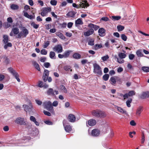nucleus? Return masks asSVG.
I'll list each match as a JSON object with an SVG mask.
<instances>
[{"label": "nucleus", "instance_id": "1", "mask_svg": "<svg viewBox=\"0 0 149 149\" xmlns=\"http://www.w3.org/2000/svg\"><path fill=\"white\" fill-rule=\"evenodd\" d=\"M92 115L97 118H104L106 116L105 113L99 109H96L93 110L92 111Z\"/></svg>", "mask_w": 149, "mask_h": 149}, {"label": "nucleus", "instance_id": "2", "mask_svg": "<svg viewBox=\"0 0 149 149\" xmlns=\"http://www.w3.org/2000/svg\"><path fill=\"white\" fill-rule=\"evenodd\" d=\"M29 33V31L27 29L24 28L22 31L19 33L17 36H16L15 38H26Z\"/></svg>", "mask_w": 149, "mask_h": 149}, {"label": "nucleus", "instance_id": "3", "mask_svg": "<svg viewBox=\"0 0 149 149\" xmlns=\"http://www.w3.org/2000/svg\"><path fill=\"white\" fill-rule=\"evenodd\" d=\"M82 2H81L80 4L79 5L76 4L75 3H73L72 6L73 7L77 8H79L81 7L84 8L85 7H88L89 6L87 1H82Z\"/></svg>", "mask_w": 149, "mask_h": 149}, {"label": "nucleus", "instance_id": "4", "mask_svg": "<svg viewBox=\"0 0 149 149\" xmlns=\"http://www.w3.org/2000/svg\"><path fill=\"white\" fill-rule=\"evenodd\" d=\"M93 72L97 75L101 76L102 74V72L100 66L96 63L93 64Z\"/></svg>", "mask_w": 149, "mask_h": 149}, {"label": "nucleus", "instance_id": "5", "mask_svg": "<svg viewBox=\"0 0 149 149\" xmlns=\"http://www.w3.org/2000/svg\"><path fill=\"white\" fill-rule=\"evenodd\" d=\"M43 105L44 107L50 112H51L54 111L53 107L51 102L50 101L44 102L43 103Z\"/></svg>", "mask_w": 149, "mask_h": 149}, {"label": "nucleus", "instance_id": "6", "mask_svg": "<svg viewBox=\"0 0 149 149\" xmlns=\"http://www.w3.org/2000/svg\"><path fill=\"white\" fill-rule=\"evenodd\" d=\"M8 69L9 72L15 77L17 81L18 82H19L20 80V79L19 78V75L16 71L14 70L13 68H9Z\"/></svg>", "mask_w": 149, "mask_h": 149}, {"label": "nucleus", "instance_id": "7", "mask_svg": "<svg viewBox=\"0 0 149 149\" xmlns=\"http://www.w3.org/2000/svg\"><path fill=\"white\" fill-rule=\"evenodd\" d=\"M46 93L48 95L54 96L55 94L56 95H58V92L57 90H54L52 88H49L47 90Z\"/></svg>", "mask_w": 149, "mask_h": 149}, {"label": "nucleus", "instance_id": "8", "mask_svg": "<svg viewBox=\"0 0 149 149\" xmlns=\"http://www.w3.org/2000/svg\"><path fill=\"white\" fill-rule=\"evenodd\" d=\"M15 123L21 125H25L26 123L25 122L23 118L18 117L15 120Z\"/></svg>", "mask_w": 149, "mask_h": 149}, {"label": "nucleus", "instance_id": "9", "mask_svg": "<svg viewBox=\"0 0 149 149\" xmlns=\"http://www.w3.org/2000/svg\"><path fill=\"white\" fill-rule=\"evenodd\" d=\"M53 50L58 53H61L63 51V47L60 44L58 45L55 46L53 48Z\"/></svg>", "mask_w": 149, "mask_h": 149}, {"label": "nucleus", "instance_id": "10", "mask_svg": "<svg viewBox=\"0 0 149 149\" xmlns=\"http://www.w3.org/2000/svg\"><path fill=\"white\" fill-rule=\"evenodd\" d=\"M51 8L50 7H46L44 8L41 13V15L43 17L46 15L48 12L51 11Z\"/></svg>", "mask_w": 149, "mask_h": 149}, {"label": "nucleus", "instance_id": "11", "mask_svg": "<svg viewBox=\"0 0 149 149\" xmlns=\"http://www.w3.org/2000/svg\"><path fill=\"white\" fill-rule=\"evenodd\" d=\"M67 119L70 122L74 123L75 121L76 117L73 114L70 113L68 115Z\"/></svg>", "mask_w": 149, "mask_h": 149}, {"label": "nucleus", "instance_id": "12", "mask_svg": "<svg viewBox=\"0 0 149 149\" xmlns=\"http://www.w3.org/2000/svg\"><path fill=\"white\" fill-rule=\"evenodd\" d=\"M149 97V91L143 92L140 95L139 97L141 99H144Z\"/></svg>", "mask_w": 149, "mask_h": 149}, {"label": "nucleus", "instance_id": "13", "mask_svg": "<svg viewBox=\"0 0 149 149\" xmlns=\"http://www.w3.org/2000/svg\"><path fill=\"white\" fill-rule=\"evenodd\" d=\"M65 122L66 120H65L63 121V124L65 131L66 132H70L72 130V127L70 125H67L65 126Z\"/></svg>", "mask_w": 149, "mask_h": 149}, {"label": "nucleus", "instance_id": "14", "mask_svg": "<svg viewBox=\"0 0 149 149\" xmlns=\"http://www.w3.org/2000/svg\"><path fill=\"white\" fill-rule=\"evenodd\" d=\"M76 13V12L73 11H70L67 13L66 15L68 17L74 18Z\"/></svg>", "mask_w": 149, "mask_h": 149}, {"label": "nucleus", "instance_id": "15", "mask_svg": "<svg viewBox=\"0 0 149 149\" xmlns=\"http://www.w3.org/2000/svg\"><path fill=\"white\" fill-rule=\"evenodd\" d=\"M94 32V29L91 28L90 29L88 30L87 31L84 32V35L86 36H88L92 34Z\"/></svg>", "mask_w": 149, "mask_h": 149}, {"label": "nucleus", "instance_id": "16", "mask_svg": "<svg viewBox=\"0 0 149 149\" xmlns=\"http://www.w3.org/2000/svg\"><path fill=\"white\" fill-rule=\"evenodd\" d=\"M88 27L91 29H94L95 31H96L100 28L99 26L92 23L89 24L88 25Z\"/></svg>", "mask_w": 149, "mask_h": 149}, {"label": "nucleus", "instance_id": "17", "mask_svg": "<svg viewBox=\"0 0 149 149\" xmlns=\"http://www.w3.org/2000/svg\"><path fill=\"white\" fill-rule=\"evenodd\" d=\"M99 134L100 131L97 129H94L92 131L91 135L93 136H97Z\"/></svg>", "mask_w": 149, "mask_h": 149}, {"label": "nucleus", "instance_id": "18", "mask_svg": "<svg viewBox=\"0 0 149 149\" xmlns=\"http://www.w3.org/2000/svg\"><path fill=\"white\" fill-rule=\"evenodd\" d=\"M88 123L90 126H93L96 124V121L95 119H91L88 121Z\"/></svg>", "mask_w": 149, "mask_h": 149}, {"label": "nucleus", "instance_id": "19", "mask_svg": "<svg viewBox=\"0 0 149 149\" xmlns=\"http://www.w3.org/2000/svg\"><path fill=\"white\" fill-rule=\"evenodd\" d=\"M105 30L103 28H101L99 29L98 32L100 36H104V33Z\"/></svg>", "mask_w": 149, "mask_h": 149}, {"label": "nucleus", "instance_id": "20", "mask_svg": "<svg viewBox=\"0 0 149 149\" xmlns=\"http://www.w3.org/2000/svg\"><path fill=\"white\" fill-rule=\"evenodd\" d=\"M83 24V22L81 19L78 18L75 21V25L76 26H77L79 25H82Z\"/></svg>", "mask_w": 149, "mask_h": 149}, {"label": "nucleus", "instance_id": "21", "mask_svg": "<svg viewBox=\"0 0 149 149\" xmlns=\"http://www.w3.org/2000/svg\"><path fill=\"white\" fill-rule=\"evenodd\" d=\"M23 107L24 108V110L26 112L27 111H31V108L32 107V106L31 107H29L28 105L24 104L23 105Z\"/></svg>", "mask_w": 149, "mask_h": 149}, {"label": "nucleus", "instance_id": "22", "mask_svg": "<svg viewBox=\"0 0 149 149\" xmlns=\"http://www.w3.org/2000/svg\"><path fill=\"white\" fill-rule=\"evenodd\" d=\"M24 15L25 17L30 19H33L35 18V16L34 14H33V15H29L27 12L25 13H24Z\"/></svg>", "mask_w": 149, "mask_h": 149}, {"label": "nucleus", "instance_id": "23", "mask_svg": "<svg viewBox=\"0 0 149 149\" xmlns=\"http://www.w3.org/2000/svg\"><path fill=\"white\" fill-rule=\"evenodd\" d=\"M72 52V51L71 50H67L65 51L63 53L64 56V58H67L68 57L70 53Z\"/></svg>", "mask_w": 149, "mask_h": 149}, {"label": "nucleus", "instance_id": "24", "mask_svg": "<svg viewBox=\"0 0 149 149\" xmlns=\"http://www.w3.org/2000/svg\"><path fill=\"white\" fill-rule=\"evenodd\" d=\"M12 30V32H13V33L15 35L18 34L19 33V29L17 27L13 28Z\"/></svg>", "mask_w": 149, "mask_h": 149}, {"label": "nucleus", "instance_id": "25", "mask_svg": "<svg viewBox=\"0 0 149 149\" xmlns=\"http://www.w3.org/2000/svg\"><path fill=\"white\" fill-rule=\"evenodd\" d=\"M73 57L76 59H79L81 58V55L77 53H75L73 55Z\"/></svg>", "mask_w": 149, "mask_h": 149}, {"label": "nucleus", "instance_id": "26", "mask_svg": "<svg viewBox=\"0 0 149 149\" xmlns=\"http://www.w3.org/2000/svg\"><path fill=\"white\" fill-rule=\"evenodd\" d=\"M31 25L32 26L34 29H37L39 27V25L35 23L34 22H32L30 23Z\"/></svg>", "mask_w": 149, "mask_h": 149}, {"label": "nucleus", "instance_id": "27", "mask_svg": "<svg viewBox=\"0 0 149 149\" xmlns=\"http://www.w3.org/2000/svg\"><path fill=\"white\" fill-rule=\"evenodd\" d=\"M142 107L140 106L137 109L136 114L137 115H140V114L141 113V112L142 111Z\"/></svg>", "mask_w": 149, "mask_h": 149}, {"label": "nucleus", "instance_id": "28", "mask_svg": "<svg viewBox=\"0 0 149 149\" xmlns=\"http://www.w3.org/2000/svg\"><path fill=\"white\" fill-rule=\"evenodd\" d=\"M10 8L13 10H15L18 9L19 7L17 5L12 4L10 6Z\"/></svg>", "mask_w": 149, "mask_h": 149}, {"label": "nucleus", "instance_id": "29", "mask_svg": "<svg viewBox=\"0 0 149 149\" xmlns=\"http://www.w3.org/2000/svg\"><path fill=\"white\" fill-rule=\"evenodd\" d=\"M3 41L5 44L7 43L8 41V37L7 35H4L3 36Z\"/></svg>", "mask_w": 149, "mask_h": 149}, {"label": "nucleus", "instance_id": "30", "mask_svg": "<svg viewBox=\"0 0 149 149\" xmlns=\"http://www.w3.org/2000/svg\"><path fill=\"white\" fill-rule=\"evenodd\" d=\"M33 64L34 66L38 71H40V69L39 65L36 62H34L33 63Z\"/></svg>", "mask_w": 149, "mask_h": 149}, {"label": "nucleus", "instance_id": "31", "mask_svg": "<svg viewBox=\"0 0 149 149\" xmlns=\"http://www.w3.org/2000/svg\"><path fill=\"white\" fill-rule=\"evenodd\" d=\"M49 56L50 58L51 59H55L56 58L55 57L54 58L55 56V54L54 52H50L49 53Z\"/></svg>", "mask_w": 149, "mask_h": 149}, {"label": "nucleus", "instance_id": "32", "mask_svg": "<svg viewBox=\"0 0 149 149\" xmlns=\"http://www.w3.org/2000/svg\"><path fill=\"white\" fill-rule=\"evenodd\" d=\"M117 28L118 31H121L124 29L125 27L123 26L119 25L117 26Z\"/></svg>", "mask_w": 149, "mask_h": 149}, {"label": "nucleus", "instance_id": "33", "mask_svg": "<svg viewBox=\"0 0 149 149\" xmlns=\"http://www.w3.org/2000/svg\"><path fill=\"white\" fill-rule=\"evenodd\" d=\"M132 98H129L128 100L126 102V104L127 106L128 107H131V105L130 104L132 102Z\"/></svg>", "mask_w": 149, "mask_h": 149}, {"label": "nucleus", "instance_id": "34", "mask_svg": "<svg viewBox=\"0 0 149 149\" xmlns=\"http://www.w3.org/2000/svg\"><path fill=\"white\" fill-rule=\"evenodd\" d=\"M117 109L118 110L120 113L125 114L126 113L127 111L124 110L120 107H117Z\"/></svg>", "mask_w": 149, "mask_h": 149}, {"label": "nucleus", "instance_id": "35", "mask_svg": "<svg viewBox=\"0 0 149 149\" xmlns=\"http://www.w3.org/2000/svg\"><path fill=\"white\" fill-rule=\"evenodd\" d=\"M60 89L65 93H67V90L64 85H61L60 86Z\"/></svg>", "mask_w": 149, "mask_h": 149}, {"label": "nucleus", "instance_id": "36", "mask_svg": "<svg viewBox=\"0 0 149 149\" xmlns=\"http://www.w3.org/2000/svg\"><path fill=\"white\" fill-rule=\"evenodd\" d=\"M50 41H47L44 42L43 47L44 48H46L50 44Z\"/></svg>", "mask_w": 149, "mask_h": 149}, {"label": "nucleus", "instance_id": "37", "mask_svg": "<svg viewBox=\"0 0 149 149\" xmlns=\"http://www.w3.org/2000/svg\"><path fill=\"white\" fill-rule=\"evenodd\" d=\"M110 80L111 82V83L113 85L115 84L116 82V80L114 77H113L111 78Z\"/></svg>", "mask_w": 149, "mask_h": 149}, {"label": "nucleus", "instance_id": "38", "mask_svg": "<svg viewBox=\"0 0 149 149\" xmlns=\"http://www.w3.org/2000/svg\"><path fill=\"white\" fill-rule=\"evenodd\" d=\"M118 56L119 57L121 58H125L126 56V54L123 53H120L118 54Z\"/></svg>", "mask_w": 149, "mask_h": 149}, {"label": "nucleus", "instance_id": "39", "mask_svg": "<svg viewBox=\"0 0 149 149\" xmlns=\"http://www.w3.org/2000/svg\"><path fill=\"white\" fill-rule=\"evenodd\" d=\"M137 56L139 57H143L144 56L143 54L142 53L141 50H139L136 52Z\"/></svg>", "mask_w": 149, "mask_h": 149}, {"label": "nucleus", "instance_id": "40", "mask_svg": "<svg viewBox=\"0 0 149 149\" xmlns=\"http://www.w3.org/2000/svg\"><path fill=\"white\" fill-rule=\"evenodd\" d=\"M112 18L113 20L114 21L118 20L120 19L121 17L120 16H112Z\"/></svg>", "mask_w": 149, "mask_h": 149}, {"label": "nucleus", "instance_id": "41", "mask_svg": "<svg viewBox=\"0 0 149 149\" xmlns=\"http://www.w3.org/2000/svg\"><path fill=\"white\" fill-rule=\"evenodd\" d=\"M142 70L146 72H149V67L144 66L142 68Z\"/></svg>", "mask_w": 149, "mask_h": 149}, {"label": "nucleus", "instance_id": "42", "mask_svg": "<svg viewBox=\"0 0 149 149\" xmlns=\"http://www.w3.org/2000/svg\"><path fill=\"white\" fill-rule=\"evenodd\" d=\"M109 77V75L108 74H105L103 76V79L105 81H107Z\"/></svg>", "mask_w": 149, "mask_h": 149}, {"label": "nucleus", "instance_id": "43", "mask_svg": "<svg viewBox=\"0 0 149 149\" xmlns=\"http://www.w3.org/2000/svg\"><path fill=\"white\" fill-rule=\"evenodd\" d=\"M71 67L70 65H66L64 66V69L66 71H68L70 70V71L71 72L72 71V69H71Z\"/></svg>", "mask_w": 149, "mask_h": 149}, {"label": "nucleus", "instance_id": "44", "mask_svg": "<svg viewBox=\"0 0 149 149\" xmlns=\"http://www.w3.org/2000/svg\"><path fill=\"white\" fill-rule=\"evenodd\" d=\"M12 46V44L10 42H7L6 44L4 46V47L5 49H7L8 47H11Z\"/></svg>", "mask_w": 149, "mask_h": 149}, {"label": "nucleus", "instance_id": "45", "mask_svg": "<svg viewBox=\"0 0 149 149\" xmlns=\"http://www.w3.org/2000/svg\"><path fill=\"white\" fill-rule=\"evenodd\" d=\"M94 40L93 39H91L88 41V45L91 46L94 45Z\"/></svg>", "mask_w": 149, "mask_h": 149}, {"label": "nucleus", "instance_id": "46", "mask_svg": "<svg viewBox=\"0 0 149 149\" xmlns=\"http://www.w3.org/2000/svg\"><path fill=\"white\" fill-rule=\"evenodd\" d=\"M128 94L129 96H131L135 94V92L134 91H130L128 93Z\"/></svg>", "mask_w": 149, "mask_h": 149}, {"label": "nucleus", "instance_id": "47", "mask_svg": "<svg viewBox=\"0 0 149 149\" xmlns=\"http://www.w3.org/2000/svg\"><path fill=\"white\" fill-rule=\"evenodd\" d=\"M56 35L58 36L64 40L65 39V36L62 33H59L58 35L56 34Z\"/></svg>", "mask_w": 149, "mask_h": 149}, {"label": "nucleus", "instance_id": "48", "mask_svg": "<svg viewBox=\"0 0 149 149\" xmlns=\"http://www.w3.org/2000/svg\"><path fill=\"white\" fill-rule=\"evenodd\" d=\"M121 39L124 41H126L127 40V37L125 34H122L121 35Z\"/></svg>", "mask_w": 149, "mask_h": 149}, {"label": "nucleus", "instance_id": "49", "mask_svg": "<svg viewBox=\"0 0 149 149\" xmlns=\"http://www.w3.org/2000/svg\"><path fill=\"white\" fill-rule=\"evenodd\" d=\"M40 53L42 55H46L47 54V51L45 49H42L41 50Z\"/></svg>", "mask_w": 149, "mask_h": 149}, {"label": "nucleus", "instance_id": "50", "mask_svg": "<svg viewBox=\"0 0 149 149\" xmlns=\"http://www.w3.org/2000/svg\"><path fill=\"white\" fill-rule=\"evenodd\" d=\"M49 71L46 69H45L44 70V73H43V74L45 75L46 76H49Z\"/></svg>", "mask_w": 149, "mask_h": 149}, {"label": "nucleus", "instance_id": "51", "mask_svg": "<svg viewBox=\"0 0 149 149\" xmlns=\"http://www.w3.org/2000/svg\"><path fill=\"white\" fill-rule=\"evenodd\" d=\"M94 46L95 48L96 49H98L102 48V45L101 44H96Z\"/></svg>", "mask_w": 149, "mask_h": 149}, {"label": "nucleus", "instance_id": "52", "mask_svg": "<svg viewBox=\"0 0 149 149\" xmlns=\"http://www.w3.org/2000/svg\"><path fill=\"white\" fill-rule=\"evenodd\" d=\"M50 3L53 6H56L57 4V1L55 0H52L50 1Z\"/></svg>", "mask_w": 149, "mask_h": 149}, {"label": "nucleus", "instance_id": "53", "mask_svg": "<svg viewBox=\"0 0 149 149\" xmlns=\"http://www.w3.org/2000/svg\"><path fill=\"white\" fill-rule=\"evenodd\" d=\"M59 25L61 27L65 28L67 24L66 23L64 22L63 24H59Z\"/></svg>", "mask_w": 149, "mask_h": 149}, {"label": "nucleus", "instance_id": "54", "mask_svg": "<svg viewBox=\"0 0 149 149\" xmlns=\"http://www.w3.org/2000/svg\"><path fill=\"white\" fill-rule=\"evenodd\" d=\"M122 58H117V62L120 63H123L124 62V60L123 59H122Z\"/></svg>", "mask_w": 149, "mask_h": 149}, {"label": "nucleus", "instance_id": "55", "mask_svg": "<svg viewBox=\"0 0 149 149\" xmlns=\"http://www.w3.org/2000/svg\"><path fill=\"white\" fill-rule=\"evenodd\" d=\"M44 123L48 125H51L53 124L52 122L49 120H47L44 121Z\"/></svg>", "mask_w": 149, "mask_h": 149}, {"label": "nucleus", "instance_id": "56", "mask_svg": "<svg viewBox=\"0 0 149 149\" xmlns=\"http://www.w3.org/2000/svg\"><path fill=\"white\" fill-rule=\"evenodd\" d=\"M145 141V136L143 132H142V138L141 139V143H144Z\"/></svg>", "mask_w": 149, "mask_h": 149}, {"label": "nucleus", "instance_id": "57", "mask_svg": "<svg viewBox=\"0 0 149 149\" xmlns=\"http://www.w3.org/2000/svg\"><path fill=\"white\" fill-rule=\"evenodd\" d=\"M109 58V57L108 55H106V56H104L102 57L101 58V59L103 61H106L107 60L108 58Z\"/></svg>", "mask_w": 149, "mask_h": 149}, {"label": "nucleus", "instance_id": "58", "mask_svg": "<svg viewBox=\"0 0 149 149\" xmlns=\"http://www.w3.org/2000/svg\"><path fill=\"white\" fill-rule=\"evenodd\" d=\"M39 86L40 87H43L44 85V83L42 81H39L38 82Z\"/></svg>", "mask_w": 149, "mask_h": 149}, {"label": "nucleus", "instance_id": "59", "mask_svg": "<svg viewBox=\"0 0 149 149\" xmlns=\"http://www.w3.org/2000/svg\"><path fill=\"white\" fill-rule=\"evenodd\" d=\"M43 113L45 115H47L48 116H50L51 115L50 113L49 112L47 111L44 110L43 111Z\"/></svg>", "mask_w": 149, "mask_h": 149}, {"label": "nucleus", "instance_id": "60", "mask_svg": "<svg viewBox=\"0 0 149 149\" xmlns=\"http://www.w3.org/2000/svg\"><path fill=\"white\" fill-rule=\"evenodd\" d=\"M48 77L47 76H46L43 74L42 76V79L45 82L47 81Z\"/></svg>", "mask_w": 149, "mask_h": 149}, {"label": "nucleus", "instance_id": "61", "mask_svg": "<svg viewBox=\"0 0 149 149\" xmlns=\"http://www.w3.org/2000/svg\"><path fill=\"white\" fill-rule=\"evenodd\" d=\"M134 57V55L132 54H130L129 55V58L131 60L133 59Z\"/></svg>", "mask_w": 149, "mask_h": 149}, {"label": "nucleus", "instance_id": "62", "mask_svg": "<svg viewBox=\"0 0 149 149\" xmlns=\"http://www.w3.org/2000/svg\"><path fill=\"white\" fill-rule=\"evenodd\" d=\"M30 119L31 121L34 122L36 120V119L35 117L33 116H31L30 117Z\"/></svg>", "mask_w": 149, "mask_h": 149}, {"label": "nucleus", "instance_id": "63", "mask_svg": "<svg viewBox=\"0 0 149 149\" xmlns=\"http://www.w3.org/2000/svg\"><path fill=\"white\" fill-rule=\"evenodd\" d=\"M50 66V64L49 63L46 62L44 64V66L46 68H48Z\"/></svg>", "mask_w": 149, "mask_h": 149}, {"label": "nucleus", "instance_id": "64", "mask_svg": "<svg viewBox=\"0 0 149 149\" xmlns=\"http://www.w3.org/2000/svg\"><path fill=\"white\" fill-rule=\"evenodd\" d=\"M127 68L130 69V70H133L134 68L132 66V65L128 63L127 65Z\"/></svg>", "mask_w": 149, "mask_h": 149}]
</instances>
